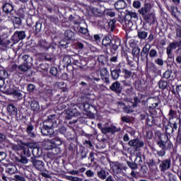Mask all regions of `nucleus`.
Segmentation results:
<instances>
[{"label":"nucleus","instance_id":"obj_28","mask_svg":"<svg viewBox=\"0 0 181 181\" xmlns=\"http://www.w3.org/2000/svg\"><path fill=\"white\" fill-rule=\"evenodd\" d=\"M7 111L9 115H16L18 114V108L13 104L8 105Z\"/></svg>","mask_w":181,"mask_h":181},{"label":"nucleus","instance_id":"obj_41","mask_svg":"<svg viewBox=\"0 0 181 181\" xmlns=\"http://www.w3.org/2000/svg\"><path fill=\"white\" fill-rule=\"evenodd\" d=\"M158 88L160 90H166V88H168V81L163 80V78H161L158 81Z\"/></svg>","mask_w":181,"mask_h":181},{"label":"nucleus","instance_id":"obj_8","mask_svg":"<svg viewBox=\"0 0 181 181\" xmlns=\"http://www.w3.org/2000/svg\"><path fill=\"white\" fill-rule=\"evenodd\" d=\"M149 50H151V45L146 44L142 48L141 52H140V59L141 62H148L149 60Z\"/></svg>","mask_w":181,"mask_h":181},{"label":"nucleus","instance_id":"obj_6","mask_svg":"<svg viewBox=\"0 0 181 181\" xmlns=\"http://www.w3.org/2000/svg\"><path fill=\"white\" fill-rule=\"evenodd\" d=\"M98 128L100 129L102 134H104V135L106 134H115V132H121V128H117V127L114 125H111V127H107L105 125H103L101 123H98Z\"/></svg>","mask_w":181,"mask_h":181},{"label":"nucleus","instance_id":"obj_52","mask_svg":"<svg viewBox=\"0 0 181 181\" xmlns=\"http://www.w3.org/2000/svg\"><path fill=\"white\" fill-rule=\"evenodd\" d=\"M134 162L136 163L137 168L138 166L142 167V165L145 163V161L142 160V157L141 156H137L135 158Z\"/></svg>","mask_w":181,"mask_h":181},{"label":"nucleus","instance_id":"obj_43","mask_svg":"<svg viewBox=\"0 0 181 181\" xmlns=\"http://www.w3.org/2000/svg\"><path fill=\"white\" fill-rule=\"evenodd\" d=\"M160 163V159L158 158L157 162L155 161L153 158L149 159L147 165L148 168H153V166H156V165H159Z\"/></svg>","mask_w":181,"mask_h":181},{"label":"nucleus","instance_id":"obj_44","mask_svg":"<svg viewBox=\"0 0 181 181\" xmlns=\"http://www.w3.org/2000/svg\"><path fill=\"white\" fill-rule=\"evenodd\" d=\"M132 53L134 57L139 59V56H141V54H139L141 53V49L138 47H134L132 50Z\"/></svg>","mask_w":181,"mask_h":181},{"label":"nucleus","instance_id":"obj_49","mask_svg":"<svg viewBox=\"0 0 181 181\" xmlns=\"http://www.w3.org/2000/svg\"><path fill=\"white\" fill-rule=\"evenodd\" d=\"M148 56L150 59H156L158 57V51L155 49H149Z\"/></svg>","mask_w":181,"mask_h":181},{"label":"nucleus","instance_id":"obj_14","mask_svg":"<svg viewBox=\"0 0 181 181\" xmlns=\"http://www.w3.org/2000/svg\"><path fill=\"white\" fill-rule=\"evenodd\" d=\"M110 90L116 93V94H121L122 92V86H121V83L119 82L115 81L110 86Z\"/></svg>","mask_w":181,"mask_h":181},{"label":"nucleus","instance_id":"obj_64","mask_svg":"<svg viewBox=\"0 0 181 181\" xmlns=\"http://www.w3.org/2000/svg\"><path fill=\"white\" fill-rule=\"evenodd\" d=\"M177 141L181 144V127H179L177 131Z\"/></svg>","mask_w":181,"mask_h":181},{"label":"nucleus","instance_id":"obj_32","mask_svg":"<svg viewBox=\"0 0 181 181\" xmlns=\"http://www.w3.org/2000/svg\"><path fill=\"white\" fill-rule=\"evenodd\" d=\"M137 36L141 40H145L148 37V32L144 30H139L137 31Z\"/></svg>","mask_w":181,"mask_h":181},{"label":"nucleus","instance_id":"obj_45","mask_svg":"<svg viewBox=\"0 0 181 181\" xmlns=\"http://www.w3.org/2000/svg\"><path fill=\"white\" fill-rule=\"evenodd\" d=\"M32 154H33L32 158H39V156L42 155V152H40V150L39 149V148L35 146L32 150Z\"/></svg>","mask_w":181,"mask_h":181},{"label":"nucleus","instance_id":"obj_26","mask_svg":"<svg viewBox=\"0 0 181 181\" xmlns=\"http://www.w3.org/2000/svg\"><path fill=\"white\" fill-rule=\"evenodd\" d=\"M41 134L45 136L52 135L54 133V131L53 129H50L49 127H47L45 126H42V127L40 129Z\"/></svg>","mask_w":181,"mask_h":181},{"label":"nucleus","instance_id":"obj_33","mask_svg":"<svg viewBox=\"0 0 181 181\" xmlns=\"http://www.w3.org/2000/svg\"><path fill=\"white\" fill-rule=\"evenodd\" d=\"M33 129H35V127L33 126V124H29L26 129V132L28 136H30L31 138H35L36 136L35 132H33Z\"/></svg>","mask_w":181,"mask_h":181},{"label":"nucleus","instance_id":"obj_39","mask_svg":"<svg viewBox=\"0 0 181 181\" xmlns=\"http://www.w3.org/2000/svg\"><path fill=\"white\" fill-rule=\"evenodd\" d=\"M44 144H45V148L47 149V151L52 150L54 146V144H53V142H52V139L45 140Z\"/></svg>","mask_w":181,"mask_h":181},{"label":"nucleus","instance_id":"obj_22","mask_svg":"<svg viewBox=\"0 0 181 181\" xmlns=\"http://www.w3.org/2000/svg\"><path fill=\"white\" fill-rule=\"evenodd\" d=\"M2 9L5 13H11V12H13V5L10 3H5L2 6Z\"/></svg>","mask_w":181,"mask_h":181},{"label":"nucleus","instance_id":"obj_40","mask_svg":"<svg viewBox=\"0 0 181 181\" xmlns=\"http://www.w3.org/2000/svg\"><path fill=\"white\" fill-rule=\"evenodd\" d=\"M31 67L32 66H30L29 65L23 64L18 66V71H20L21 74H23V73H25V71H28V70H29V69H30Z\"/></svg>","mask_w":181,"mask_h":181},{"label":"nucleus","instance_id":"obj_57","mask_svg":"<svg viewBox=\"0 0 181 181\" xmlns=\"http://www.w3.org/2000/svg\"><path fill=\"white\" fill-rule=\"evenodd\" d=\"M42 30V23L40 22H37L35 25V35H37V33H39V32H41Z\"/></svg>","mask_w":181,"mask_h":181},{"label":"nucleus","instance_id":"obj_3","mask_svg":"<svg viewBox=\"0 0 181 181\" xmlns=\"http://www.w3.org/2000/svg\"><path fill=\"white\" fill-rule=\"evenodd\" d=\"M157 145H158L159 148L161 149H164V151H170L173 146L172 141H170L166 134L159 136V141H157Z\"/></svg>","mask_w":181,"mask_h":181},{"label":"nucleus","instance_id":"obj_61","mask_svg":"<svg viewBox=\"0 0 181 181\" xmlns=\"http://www.w3.org/2000/svg\"><path fill=\"white\" fill-rule=\"evenodd\" d=\"M170 76H172V70H167L163 74V78L169 80V78H170Z\"/></svg>","mask_w":181,"mask_h":181},{"label":"nucleus","instance_id":"obj_50","mask_svg":"<svg viewBox=\"0 0 181 181\" xmlns=\"http://www.w3.org/2000/svg\"><path fill=\"white\" fill-rule=\"evenodd\" d=\"M69 45H70V41L66 38L59 42V46H61V47H64V49H67Z\"/></svg>","mask_w":181,"mask_h":181},{"label":"nucleus","instance_id":"obj_63","mask_svg":"<svg viewBox=\"0 0 181 181\" xmlns=\"http://www.w3.org/2000/svg\"><path fill=\"white\" fill-rule=\"evenodd\" d=\"M17 15L18 16V18H21V19H24L25 11H23V8H19L17 11Z\"/></svg>","mask_w":181,"mask_h":181},{"label":"nucleus","instance_id":"obj_51","mask_svg":"<svg viewBox=\"0 0 181 181\" xmlns=\"http://www.w3.org/2000/svg\"><path fill=\"white\" fill-rule=\"evenodd\" d=\"M66 114L69 115V117H77L78 113H77V110L70 108L68 110H66Z\"/></svg>","mask_w":181,"mask_h":181},{"label":"nucleus","instance_id":"obj_19","mask_svg":"<svg viewBox=\"0 0 181 181\" xmlns=\"http://www.w3.org/2000/svg\"><path fill=\"white\" fill-rule=\"evenodd\" d=\"M125 19H128L129 21H134L136 22V21L138 20V14L134 11H127L125 16Z\"/></svg>","mask_w":181,"mask_h":181},{"label":"nucleus","instance_id":"obj_46","mask_svg":"<svg viewBox=\"0 0 181 181\" xmlns=\"http://www.w3.org/2000/svg\"><path fill=\"white\" fill-rule=\"evenodd\" d=\"M16 161L18 163H22L23 165H26L28 162H29V160L28 159V157L24 156L23 155H21L20 158H16Z\"/></svg>","mask_w":181,"mask_h":181},{"label":"nucleus","instance_id":"obj_24","mask_svg":"<svg viewBox=\"0 0 181 181\" xmlns=\"http://www.w3.org/2000/svg\"><path fill=\"white\" fill-rule=\"evenodd\" d=\"M23 59L24 60L23 64L30 66V67H32V66H33V58L32 57L25 54L23 56Z\"/></svg>","mask_w":181,"mask_h":181},{"label":"nucleus","instance_id":"obj_20","mask_svg":"<svg viewBox=\"0 0 181 181\" xmlns=\"http://www.w3.org/2000/svg\"><path fill=\"white\" fill-rule=\"evenodd\" d=\"M108 175H110V173L104 170V168H101L100 170L97 171L98 177H99L100 180H105Z\"/></svg>","mask_w":181,"mask_h":181},{"label":"nucleus","instance_id":"obj_59","mask_svg":"<svg viewBox=\"0 0 181 181\" xmlns=\"http://www.w3.org/2000/svg\"><path fill=\"white\" fill-rule=\"evenodd\" d=\"M175 39L177 40V42H180L181 40V28L178 27L175 29Z\"/></svg>","mask_w":181,"mask_h":181},{"label":"nucleus","instance_id":"obj_12","mask_svg":"<svg viewBox=\"0 0 181 181\" xmlns=\"http://www.w3.org/2000/svg\"><path fill=\"white\" fill-rule=\"evenodd\" d=\"M177 47H181V40L170 43L169 46L167 47V54L168 57H172V52L177 49Z\"/></svg>","mask_w":181,"mask_h":181},{"label":"nucleus","instance_id":"obj_34","mask_svg":"<svg viewBox=\"0 0 181 181\" xmlns=\"http://www.w3.org/2000/svg\"><path fill=\"white\" fill-rule=\"evenodd\" d=\"M21 154L23 156H25L26 158H30L32 156V153H30V149L28 148L27 147L22 146L21 147Z\"/></svg>","mask_w":181,"mask_h":181},{"label":"nucleus","instance_id":"obj_30","mask_svg":"<svg viewBox=\"0 0 181 181\" xmlns=\"http://www.w3.org/2000/svg\"><path fill=\"white\" fill-rule=\"evenodd\" d=\"M64 35L65 39H66L67 40H69L70 42L71 39H73L74 36H76V33L71 31V30H65Z\"/></svg>","mask_w":181,"mask_h":181},{"label":"nucleus","instance_id":"obj_55","mask_svg":"<svg viewBox=\"0 0 181 181\" xmlns=\"http://www.w3.org/2000/svg\"><path fill=\"white\" fill-rule=\"evenodd\" d=\"M127 164L132 170H136L138 169V165H136L135 161H127Z\"/></svg>","mask_w":181,"mask_h":181},{"label":"nucleus","instance_id":"obj_53","mask_svg":"<svg viewBox=\"0 0 181 181\" xmlns=\"http://www.w3.org/2000/svg\"><path fill=\"white\" fill-rule=\"evenodd\" d=\"M22 145H24V146H26L25 148H28V149H33L37 146V144L35 142L22 143Z\"/></svg>","mask_w":181,"mask_h":181},{"label":"nucleus","instance_id":"obj_13","mask_svg":"<svg viewBox=\"0 0 181 181\" xmlns=\"http://www.w3.org/2000/svg\"><path fill=\"white\" fill-rule=\"evenodd\" d=\"M100 76L104 83L110 84V72H108L107 68H103L100 70Z\"/></svg>","mask_w":181,"mask_h":181},{"label":"nucleus","instance_id":"obj_2","mask_svg":"<svg viewBox=\"0 0 181 181\" xmlns=\"http://www.w3.org/2000/svg\"><path fill=\"white\" fill-rule=\"evenodd\" d=\"M142 104L146 105L151 115H158L156 107L159 105V101L155 98H148L146 101H142Z\"/></svg>","mask_w":181,"mask_h":181},{"label":"nucleus","instance_id":"obj_4","mask_svg":"<svg viewBox=\"0 0 181 181\" xmlns=\"http://www.w3.org/2000/svg\"><path fill=\"white\" fill-rule=\"evenodd\" d=\"M30 163H32L33 168H34L35 170H38L39 172H49L46 169L44 161L39 159L38 157H31L30 159Z\"/></svg>","mask_w":181,"mask_h":181},{"label":"nucleus","instance_id":"obj_54","mask_svg":"<svg viewBox=\"0 0 181 181\" xmlns=\"http://www.w3.org/2000/svg\"><path fill=\"white\" fill-rule=\"evenodd\" d=\"M122 71L124 73V78H131V76H132V71L128 70L127 69H122Z\"/></svg>","mask_w":181,"mask_h":181},{"label":"nucleus","instance_id":"obj_36","mask_svg":"<svg viewBox=\"0 0 181 181\" xmlns=\"http://www.w3.org/2000/svg\"><path fill=\"white\" fill-rule=\"evenodd\" d=\"M30 107L31 110L35 112H38L39 110H40V105H39V103L36 100L31 102Z\"/></svg>","mask_w":181,"mask_h":181},{"label":"nucleus","instance_id":"obj_17","mask_svg":"<svg viewBox=\"0 0 181 181\" xmlns=\"http://www.w3.org/2000/svg\"><path fill=\"white\" fill-rule=\"evenodd\" d=\"M122 71L121 66H117L115 69L111 70V77L113 80H118L119 74Z\"/></svg>","mask_w":181,"mask_h":181},{"label":"nucleus","instance_id":"obj_60","mask_svg":"<svg viewBox=\"0 0 181 181\" xmlns=\"http://www.w3.org/2000/svg\"><path fill=\"white\" fill-rule=\"evenodd\" d=\"M76 148H77V145L74 143H71L68 146V149L71 153H76Z\"/></svg>","mask_w":181,"mask_h":181},{"label":"nucleus","instance_id":"obj_56","mask_svg":"<svg viewBox=\"0 0 181 181\" xmlns=\"http://www.w3.org/2000/svg\"><path fill=\"white\" fill-rule=\"evenodd\" d=\"M83 108L85 111H87L88 112H91V111L95 110V107L93 105H90L88 103H86L83 105Z\"/></svg>","mask_w":181,"mask_h":181},{"label":"nucleus","instance_id":"obj_31","mask_svg":"<svg viewBox=\"0 0 181 181\" xmlns=\"http://www.w3.org/2000/svg\"><path fill=\"white\" fill-rule=\"evenodd\" d=\"M132 26H134V23H132V21L126 19L124 17V24L123 25L124 29H126V30H132Z\"/></svg>","mask_w":181,"mask_h":181},{"label":"nucleus","instance_id":"obj_5","mask_svg":"<svg viewBox=\"0 0 181 181\" xmlns=\"http://www.w3.org/2000/svg\"><path fill=\"white\" fill-rule=\"evenodd\" d=\"M127 167L122 166L118 163H112V170L115 173L114 177L116 180H118V179L121 180V177L125 175V173L122 172V170H127Z\"/></svg>","mask_w":181,"mask_h":181},{"label":"nucleus","instance_id":"obj_42","mask_svg":"<svg viewBox=\"0 0 181 181\" xmlns=\"http://www.w3.org/2000/svg\"><path fill=\"white\" fill-rule=\"evenodd\" d=\"M73 64L74 66H77L80 69V70H82V69H84V67L86 66V62L82 61V60H80V61L75 60V61H74Z\"/></svg>","mask_w":181,"mask_h":181},{"label":"nucleus","instance_id":"obj_16","mask_svg":"<svg viewBox=\"0 0 181 181\" xmlns=\"http://www.w3.org/2000/svg\"><path fill=\"white\" fill-rule=\"evenodd\" d=\"M118 105L122 107L124 112L126 114H131V112H134V108H132V106L129 105H126L125 103L122 102H118Z\"/></svg>","mask_w":181,"mask_h":181},{"label":"nucleus","instance_id":"obj_29","mask_svg":"<svg viewBox=\"0 0 181 181\" xmlns=\"http://www.w3.org/2000/svg\"><path fill=\"white\" fill-rule=\"evenodd\" d=\"M153 115H147V117L146 119V124L148 127H153V125H156V120H155V118Z\"/></svg>","mask_w":181,"mask_h":181},{"label":"nucleus","instance_id":"obj_11","mask_svg":"<svg viewBox=\"0 0 181 181\" xmlns=\"http://www.w3.org/2000/svg\"><path fill=\"white\" fill-rule=\"evenodd\" d=\"M26 37V32L25 31H16L11 37V40L14 43H18L20 40H23Z\"/></svg>","mask_w":181,"mask_h":181},{"label":"nucleus","instance_id":"obj_38","mask_svg":"<svg viewBox=\"0 0 181 181\" xmlns=\"http://www.w3.org/2000/svg\"><path fill=\"white\" fill-rule=\"evenodd\" d=\"M49 74L57 78H60V72H59V69L57 67H52L49 70Z\"/></svg>","mask_w":181,"mask_h":181},{"label":"nucleus","instance_id":"obj_21","mask_svg":"<svg viewBox=\"0 0 181 181\" xmlns=\"http://www.w3.org/2000/svg\"><path fill=\"white\" fill-rule=\"evenodd\" d=\"M127 5H129L127 1L119 0L115 3V8L117 11H119V9H125V8H127Z\"/></svg>","mask_w":181,"mask_h":181},{"label":"nucleus","instance_id":"obj_7","mask_svg":"<svg viewBox=\"0 0 181 181\" xmlns=\"http://www.w3.org/2000/svg\"><path fill=\"white\" fill-rule=\"evenodd\" d=\"M56 117V115H52L48 117V119L43 122L44 127L47 128H49L53 129V128H56L57 127V122L54 118Z\"/></svg>","mask_w":181,"mask_h":181},{"label":"nucleus","instance_id":"obj_23","mask_svg":"<svg viewBox=\"0 0 181 181\" xmlns=\"http://www.w3.org/2000/svg\"><path fill=\"white\" fill-rule=\"evenodd\" d=\"M17 170L16 166L13 164H8L6 167V172L9 175H15Z\"/></svg>","mask_w":181,"mask_h":181},{"label":"nucleus","instance_id":"obj_47","mask_svg":"<svg viewBox=\"0 0 181 181\" xmlns=\"http://www.w3.org/2000/svg\"><path fill=\"white\" fill-rule=\"evenodd\" d=\"M98 60L99 63H101V64L104 66L105 65V63L108 62V58L105 55L101 54L98 57Z\"/></svg>","mask_w":181,"mask_h":181},{"label":"nucleus","instance_id":"obj_27","mask_svg":"<svg viewBox=\"0 0 181 181\" xmlns=\"http://www.w3.org/2000/svg\"><path fill=\"white\" fill-rule=\"evenodd\" d=\"M69 64H71V59L69 55L64 57L62 61L61 62V65L64 69L69 67Z\"/></svg>","mask_w":181,"mask_h":181},{"label":"nucleus","instance_id":"obj_37","mask_svg":"<svg viewBox=\"0 0 181 181\" xmlns=\"http://www.w3.org/2000/svg\"><path fill=\"white\" fill-rule=\"evenodd\" d=\"M51 140V142H52L54 146H60V145L63 144V139L60 137L57 136Z\"/></svg>","mask_w":181,"mask_h":181},{"label":"nucleus","instance_id":"obj_15","mask_svg":"<svg viewBox=\"0 0 181 181\" xmlns=\"http://www.w3.org/2000/svg\"><path fill=\"white\" fill-rule=\"evenodd\" d=\"M37 47L40 49V50L46 51L50 49V44L45 40H40L38 41Z\"/></svg>","mask_w":181,"mask_h":181},{"label":"nucleus","instance_id":"obj_48","mask_svg":"<svg viewBox=\"0 0 181 181\" xmlns=\"http://www.w3.org/2000/svg\"><path fill=\"white\" fill-rule=\"evenodd\" d=\"M165 131L166 135H170L171 136H173V133L175 132L173 129H172V126L169 124V123L165 127Z\"/></svg>","mask_w":181,"mask_h":181},{"label":"nucleus","instance_id":"obj_58","mask_svg":"<svg viewBox=\"0 0 181 181\" xmlns=\"http://www.w3.org/2000/svg\"><path fill=\"white\" fill-rule=\"evenodd\" d=\"M52 155H59L62 152V149L59 147L54 146L52 149H51Z\"/></svg>","mask_w":181,"mask_h":181},{"label":"nucleus","instance_id":"obj_18","mask_svg":"<svg viewBox=\"0 0 181 181\" xmlns=\"http://www.w3.org/2000/svg\"><path fill=\"white\" fill-rule=\"evenodd\" d=\"M110 45H110L111 53L115 54V52L118 50V47L121 46V40H112Z\"/></svg>","mask_w":181,"mask_h":181},{"label":"nucleus","instance_id":"obj_25","mask_svg":"<svg viewBox=\"0 0 181 181\" xmlns=\"http://www.w3.org/2000/svg\"><path fill=\"white\" fill-rule=\"evenodd\" d=\"M10 95H13V97H16V98H18V100H22L25 95V93L13 89L11 91Z\"/></svg>","mask_w":181,"mask_h":181},{"label":"nucleus","instance_id":"obj_9","mask_svg":"<svg viewBox=\"0 0 181 181\" xmlns=\"http://www.w3.org/2000/svg\"><path fill=\"white\" fill-rule=\"evenodd\" d=\"M129 146L135 148L136 151L141 149V148H144L145 146V142L144 141L139 140V139H132L129 141Z\"/></svg>","mask_w":181,"mask_h":181},{"label":"nucleus","instance_id":"obj_62","mask_svg":"<svg viewBox=\"0 0 181 181\" xmlns=\"http://www.w3.org/2000/svg\"><path fill=\"white\" fill-rule=\"evenodd\" d=\"M0 78L3 80L8 78V72L4 69L0 70Z\"/></svg>","mask_w":181,"mask_h":181},{"label":"nucleus","instance_id":"obj_10","mask_svg":"<svg viewBox=\"0 0 181 181\" xmlns=\"http://www.w3.org/2000/svg\"><path fill=\"white\" fill-rule=\"evenodd\" d=\"M170 166H172V160L170 158H166L160 162L159 168L160 172H166V170L170 169Z\"/></svg>","mask_w":181,"mask_h":181},{"label":"nucleus","instance_id":"obj_1","mask_svg":"<svg viewBox=\"0 0 181 181\" xmlns=\"http://www.w3.org/2000/svg\"><path fill=\"white\" fill-rule=\"evenodd\" d=\"M138 12L147 23H151L152 21H155V14L152 11V5L151 4H145L144 6L138 10Z\"/></svg>","mask_w":181,"mask_h":181},{"label":"nucleus","instance_id":"obj_35","mask_svg":"<svg viewBox=\"0 0 181 181\" xmlns=\"http://www.w3.org/2000/svg\"><path fill=\"white\" fill-rule=\"evenodd\" d=\"M112 40H111V37L110 36L106 35L104 37L102 41L103 46H105V47H108V46H111Z\"/></svg>","mask_w":181,"mask_h":181}]
</instances>
